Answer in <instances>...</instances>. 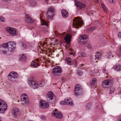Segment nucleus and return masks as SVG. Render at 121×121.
I'll return each mask as SVG.
<instances>
[{"mask_svg":"<svg viewBox=\"0 0 121 121\" xmlns=\"http://www.w3.org/2000/svg\"><path fill=\"white\" fill-rule=\"evenodd\" d=\"M65 34V33H63V34Z\"/></svg>","mask_w":121,"mask_h":121,"instance_id":"4d7b16f0","label":"nucleus"},{"mask_svg":"<svg viewBox=\"0 0 121 121\" xmlns=\"http://www.w3.org/2000/svg\"><path fill=\"white\" fill-rule=\"evenodd\" d=\"M71 38V36L69 34H67L65 37L64 39L66 42L67 43L69 44V43Z\"/></svg>","mask_w":121,"mask_h":121,"instance_id":"6ab92c4d","label":"nucleus"},{"mask_svg":"<svg viewBox=\"0 0 121 121\" xmlns=\"http://www.w3.org/2000/svg\"><path fill=\"white\" fill-rule=\"evenodd\" d=\"M54 97V95L52 91H50L48 93L47 95V98L52 100L53 99Z\"/></svg>","mask_w":121,"mask_h":121,"instance_id":"f3484780","label":"nucleus"},{"mask_svg":"<svg viewBox=\"0 0 121 121\" xmlns=\"http://www.w3.org/2000/svg\"><path fill=\"white\" fill-rule=\"evenodd\" d=\"M101 5L102 8L104 10V11H106L107 8L105 5L103 4H101Z\"/></svg>","mask_w":121,"mask_h":121,"instance_id":"e433bc0d","label":"nucleus"},{"mask_svg":"<svg viewBox=\"0 0 121 121\" xmlns=\"http://www.w3.org/2000/svg\"><path fill=\"white\" fill-rule=\"evenodd\" d=\"M101 56V53L100 52H97L95 54V59L96 60V59H98L99 60V58Z\"/></svg>","mask_w":121,"mask_h":121,"instance_id":"c85d7f7f","label":"nucleus"},{"mask_svg":"<svg viewBox=\"0 0 121 121\" xmlns=\"http://www.w3.org/2000/svg\"><path fill=\"white\" fill-rule=\"evenodd\" d=\"M39 59H37L36 60L37 61H39Z\"/></svg>","mask_w":121,"mask_h":121,"instance_id":"09e8293b","label":"nucleus"},{"mask_svg":"<svg viewBox=\"0 0 121 121\" xmlns=\"http://www.w3.org/2000/svg\"><path fill=\"white\" fill-rule=\"evenodd\" d=\"M112 81L110 79L106 80L103 82L102 85L103 87L106 88L107 86H109V84L112 82Z\"/></svg>","mask_w":121,"mask_h":121,"instance_id":"4468645a","label":"nucleus"},{"mask_svg":"<svg viewBox=\"0 0 121 121\" xmlns=\"http://www.w3.org/2000/svg\"><path fill=\"white\" fill-rule=\"evenodd\" d=\"M75 2L78 10H80L82 8H85L86 7V4L78 1H75Z\"/></svg>","mask_w":121,"mask_h":121,"instance_id":"6e6552de","label":"nucleus"},{"mask_svg":"<svg viewBox=\"0 0 121 121\" xmlns=\"http://www.w3.org/2000/svg\"><path fill=\"white\" fill-rule=\"evenodd\" d=\"M65 103L64 101H61L60 102V104L61 105H64L65 104Z\"/></svg>","mask_w":121,"mask_h":121,"instance_id":"a19ab883","label":"nucleus"},{"mask_svg":"<svg viewBox=\"0 0 121 121\" xmlns=\"http://www.w3.org/2000/svg\"><path fill=\"white\" fill-rule=\"evenodd\" d=\"M73 21V24H74L73 26L76 28H78L83 23L82 20L77 17H75Z\"/></svg>","mask_w":121,"mask_h":121,"instance_id":"f03ea898","label":"nucleus"},{"mask_svg":"<svg viewBox=\"0 0 121 121\" xmlns=\"http://www.w3.org/2000/svg\"><path fill=\"white\" fill-rule=\"evenodd\" d=\"M56 33H57V32L56 31H55L54 32V33L55 34H56Z\"/></svg>","mask_w":121,"mask_h":121,"instance_id":"5fc2aeb1","label":"nucleus"},{"mask_svg":"<svg viewBox=\"0 0 121 121\" xmlns=\"http://www.w3.org/2000/svg\"><path fill=\"white\" fill-rule=\"evenodd\" d=\"M45 0V2H47V4H48V2L49 0Z\"/></svg>","mask_w":121,"mask_h":121,"instance_id":"de8ad7c7","label":"nucleus"},{"mask_svg":"<svg viewBox=\"0 0 121 121\" xmlns=\"http://www.w3.org/2000/svg\"><path fill=\"white\" fill-rule=\"evenodd\" d=\"M20 60H25L26 59V57L25 55L24 54H22L20 56Z\"/></svg>","mask_w":121,"mask_h":121,"instance_id":"cd10ccee","label":"nucleus"},{"mask_svg":"<svg viewBox=\"0 0 121 121\" xmlns=\"http://www.w3.org/2000/svg\"><path fill=\"white\" fill-rule=\"evenodd\" d=\"M2 0L4 1H9V0L10 1L11 0Z\"/></svg>","mask_w":121,"mask_h":121,"instance_id":"8fccbe9b","label":"nucleus"},{"mask_svg":"<svg viewBox=\"0 0 121 121\" xmlns=\"http://www.w3.org/2000/svg\"><path fill=\"white\" fill-rule=\"evenodd\" d=\"M118 36L119 38H121V31L118 32Z\"/></svg>","mask_w":121,"mask_h":121,"instance_id":"58836bf2","label":"nucleus"},{"mask_svg":"<svg viewBox=\"0 0 121 121\" xmlns=\"http://www.w3.org/2000/svg\"><path fill=\"white\" fill-rule=\"evenodd\" d=\"M115 69L117 71H119L121 70V67L120 65L117 64L114 67Z\"/></svg>","mask_w":121,"mask_h":121,"instance_id":"b1692460","label":"nucleus"},{"mask_svg":"<svg viewBox=\"0 0 121 121\" xmlns=\"http://www.w3.org/2000/svg\"><path fill=\"white\" fill-rule=\"evenodd\" d=\"M94 71L96 73H97L99 71L97 69H94Z\"/></svg>","mask_w":121,"mask_h":121,"instance_id":"a18cd8bd","label":"nucleus"},{"mask_svg":"<svg viewBox=\"0 0 121 121\" xmlns=\"http://www.w3.org/2000/svg\"><path fill=\"white\" fill-rule=\"evenodd\" d=\"M96 1H97V3H98L99 2V1L98 0H96Z\"/></svg>","mask_w":121,"mask_h":121,"instance_id":"864d4df0","label":"nucleus"},{"mask_svg":"<svg viewBox=\"0 0 121 121\" xmlns=\"http://www.w3.org/2000/svg\"><path fill=\"white\" fill-rule=\"evenodd\" d=\"M120 51L121 52V47H120Z\"/></svg>","mask_w":121,"mask_h":121,"instance_id":"603ef678","label":"nucleus"},{"mask_svg":"<svg viewBox=\"0 0 121 121\" xmlns=\"http://www.w3.org/2000/svg\"><path fill=\"white\" fill-rule=\"evenodd\" d=\"M62 15L63 17L64 18L67 17L68 15V13L66 10L63 9L61 11Z\"/></svg>","mask_w":121,"mask_h":121,"instance_id":"412c9836","label":"nucleus"},{"mask_svg":"<svg viewBox=\"0 0 121 121\" xmlns=\"http://www.w3.org/2000/svg\"><path fill=\"white\" fill-rule=\"evenodd\" d=\"M6 30L8 31L11 35L15 36L16 34V30L13 28L8 27L5 28Z\"/></svg>","mask_w":121,"mask_h":121,"instance_id":"9b49d317","label":"nucleus"},{"mask_svg":"<svg viewBox=\"0 0 121 121\" xmlns=\"http://www.w3.org/2000/svg\"><path fill=\"white\" fill-rule=\"evenodd\" d=\"M41 24L42 25H46L47 27L48 26V22H47L46 21L44 20H41Z\"/></svg>","mask_w":121,"mask_h":121,"instance_id":"c756f323","label":"nucleus"},{"mask_svg":"<svg viewBox=\"0 0 121 121\" xmlns=\"http://www.w3.org/2000/svg\"><path fill=\"white\" fill-rule=\"evenodd\" d=\"M88 37L87 35H83L80 36L78 39V41L80 44H85L86 43Z\"/></svg>","mask_w":121,"mask_h":121,"instance_id":"0eeeda50","label":"nucleus"},{"mask_svg":"<svg viewBox=\"0 0 121 121\" xmlns=\"http://www.w3.org/2000/svg\"><path fill=\"white\" fill-rule=\"evenodd\" d=\"M71 51V52L70 53V55H72L73 56H75V53L74 52H73V51L71 49H69Z\"/></svg>","mask_w":121,"mask_h":121,"instance_id":"f704fd0d","label":"nucleus"},{"mask_svg":"<svg viewBox=\"0 0 121 121\" xmlns=\"http://www.w3.org/2000/svg\"><path fill=\"white\" fill-rule=\"evenodd\" d=\"M33 78L32 77H30L29 78L28 80L29 84L31 86H32L34 88H37L39 85L37 82H35L33 80Z\"/></svg>","mask_w":121,"mask_h":121,"instance_id":"7ed1b4c3","label":"nucleus"},{"mask_svg":"<svg viewBox=\"0 0 121 121\" xmlns=\"http://www.w3.org/2000/svg\"><path fill=\"white\" fill-rule=\"evenodd\" d=\"M79 56L80 57H85L86 56V55L84 52H80L78 53Z\"/></svg>","mask_w":121,"mask_h":121,"instance_id":"2f4dec72","label":"nucleus"},{"mask_svg":"<svg viewBox=\"0 0 121 121\" xmlns=\"http://www.w3.org/2000/svg\"><path fill=\"white\" fill-rule=\"evenodd\" d=\"M61 79L62 82H64L65 80V78H61Z\"/></svg>","mask_w":121,"mask_h":121,"instance_id":"37998d69","label":"nucleus"},{"mask_svg":"<svg viewBox=\"0 0 121 121\" xmlns=\"http://www.w3.org/2000/svg\"><path fill=\"white\" fill-rule=\"evenodd\" d=\"M8 44L7 51L8 52H12L15 49L16 43L15 42L11 41L7 43Z\"/></svg>","mask_w":121,"mask_h":121,"instance_id":"f257e3e1","label":"nucleus"},{"mask_svg":"<svg viewBox=\"0 0 121 121\" xmlns=\"http://www.w3.org/2000/svg\"><path fill=\"white\" fill-rule=\"evenodd\" d=\"M0 21L2 22H4L5 21V20L3 17L0 16Z\"/></svg>","mask_w":121,"mask_h":121,"instance_id":"4c0bfd02","label":"nucleus"},{"mask_svg":"<svg viewBox=\"0 0 121 121\" xmlns=\"http://www.w3.org/2000/svg\"><path fill=\"white\" fill-rule=\"evenodd\" d=\"M19 44L21 48L23 49H26L27 48V46L26 44L22 42H20Z\"/></svg>","mask_w":121,"mask_h":121,"instance_id":"5701e85b","label":"nucleus"},{"mask_svg":"<svg viewBox=\"0 0 121 121\" xmlns=\"http://www.w3.org/2000/svg\"><path fill=\"white\" fill-rule=\"evenodd\" d=\"M0 121H2L1 120H0Z\"/></svg>","mask_w":121,"mask_h":121,"instance_id":"13d9d810","label":"nucleus"},{"mask_svg":"<svg viewBox=\"0 0 121 121\" xmlns=\"http://www.w3.org/2000/svg\"><path fill=\"white\" fill-rule=\"evenodd\" d=\"M7 105L5 102L0 99V112H4L7 109Z\"/></svg>","mask_w":121,"mask_h":121,"instance_id":"20e7f679","label":"nucleus"},{"mask_svg":"<svg viewBox=\"0 0 121 121\" xmlns=\"http://www.w3.org/2000/svg\"><path fill=\"white\" fill-rule=\"evenodd\" d=\"M119 121H121V119H119Z\"/></svg>","mask_w":121,"mask_h":121,"instance_id":"6e6d98bb","label":"nucleus"},{"mask_svg":"<svg viewBox=\"0 0 121 121\" xmlns=\"http://www.w3.org/2000/svg\"><path fill=\"white\" fill-rule=\"evenodd\" d=\"M95 29V27H92L89 28L88 30L90 32H91L94 30Z\"/></svg>","mask_w":121,"mask_h":121,"instance_id":"72a5a7b5","label":"nucleus"},{"mask_svg":"<svg viewBox=\"0 0 121 121\" xmlns=\"http://www.w3.org/2000/svg\"><path fill=\"white\" fill-rule=\"evenodd\" d=\"M52 114L55 117L61 119L63 117L62 114L56 109H55L52 112Z\"/></svg>","mask_w":121,"mask_h":121,"instance_id":"1a4fd4ad","label":"nucleus"},{"mask_svg":"<svg viewBox=\"0 0 121 121\" xmlns=\"http://www.w3.org/2000/svg\"><path fill=\"white\" fill-rule=\"evenodd\" d=\"M75 94L76 95H79L81 94H83L82 91H75Z\"/></svg>","mask_w":121,"mask_h":121,"instance_id":"bb28decb","label":"nucleus"},{"mask_svg":"<svg viewBox=\"0 0 121 121\" xmlns=\"http://www.w3.org/2000/svg\"><path fill=\"white\" fill-rule=\"evenodd\" d=\"M21 100L24 103H23L26 104L28 102V98L26 95L25 94H22L21 96Z\"/></svg>","mask_w":121,"mask_h":121,"instance_id":"ddd939ff","label":"nucleus"},{"mask_svg":"<svg viewBox=\"0 0 121 121\" xmlns=\"http://www.w3.org/2000/svg\"><path fill=\"white\" fill-rule=\"evenodd\" d=\"M75 91H81L82 90V88L81 86H80L79 85L76 84L75 86Z\"/></svg>","mask_w":121,"mask_h":121,"instance_id":"393cba45","label":"nucleus"},{"mask_svg":"<svg viewBox=\"0 0 121 121\" xmlns=\"http://www.w3.org/2000/svg\"><path fill=\"white\" fill-rule=\"evenodd\" d=\"M66 60L69 65H71L73 64V61L70 57H67L66 59Z\"/></svg>","mask_w":121,"mask_h":121,"instance_id":"4be33fe9","label":"nucleus"},{"mask_svg":"<svg viewBox=\"0 0 121 121\" xmlns=\"http://www.w3.org/2000/svg\"><path fill=\"white\" fill-rule=\"evenodd\" d=\"M39 103L40 106L42 108H46L49 107V104L46 101L40 100Z\"/></svg>","mask_w":121,"mask_h":121,"instance_id":"f8f14e48","label":"nucleus"},{"mask_svg":"<svg viewBox=\"0 0 121 121\" xmlns=\"http://www.w3.org/2000/svg\"><path fill=\"white\" fill-rule=\"evenodd\" d=\"M2 47L3 48H6L7 49L8 44L7 43H4L2 45Z\"/></svg>","mask_w":121,"mask_h":121,"instance_id":"c9c22d12","label":"nucleus"},{"mask_svg":"<svg viewBox=\"0 0 121 121\" xmlns=\"http://www.w3.org/2000/svg\"><path fill=\"white\" fill-rule=\"evenodd\" d=\"M64 101L65 103L68 105L72 106L74 105V104L73 103V102L70 99H69L67 98L65 99Z\"/></svg>","mask_w":121,"mask_h":121,"instance_id":"dca6fc26","label":"nucleus"},{"mask_svg":"<svg viewBox=\"0 0 121 121\" xmlns=\"http://www.w3.org/2000/svg\"><path fill=\"white\" fill-rule=\"evenodd\" d=\"M97 82L96 79L95 78H94L92 79V81L91 83V84H94L95 83H97Z\"/></svg>","mask_w":121,"mask_h":121,"instance_id":"473e14b6","label":"nucleus"},{"mask_svg":"<svg viewBox=\"0 0 121 121\" xmlns=\"http://www.w3.org/2000/svg\"><path fill=\"white\" fill-rule=\"evenodd\" d=\"M84 64H82L81 65V66H84Z\"/></svg>","mask_w":121,"mask_h":121,"instance_id":"3c124183","label":"nucleus"},{"mask_svg":"<svg viewBox=\"0 0 121 121\" xmlns=\"http://www.w3.org/2000/svg\"><path fill=\"white\" fill-rule=\"evenodd\" d=\"M52 73L55 74V75H57L58 74L61 73L62 70L61 68L59 66L55 67L52 70Z\"/></svg>","mask_w":121,"mask_h":121,"instance_id":"9d476101","label":"nucleus"},{"mask_svg":"<svg viewBox=\"0 0 121 121\" xmlns=\"http://www.w3.org/2000/svg\"><path fill=\"white\" fill-rule=\"evenodd\" d=\"M87 47L89 49H91V47L90 44H88Z\"/></svg>","mask_w":121,"mask_h":121,"instance_id":"79ce46f5","label":"nucleus"},{"mask_svg":"<svg viewBox=\"0 0 121 121\" xmlns=\"http://www.w3.org/2000/svg\"><path fill=\"white\" fill-rule=\"evenodd\" d=\"M25 17V21L26 22L30 23L33 22V20L27 14H26Z\"/></svg>","mask_w":121,"mask_h":121,"instance_id":"a211bd4d","label":"nucleus"},{"mask_svg":"<svg viewBox=\"0 0 121 121\" xmlns=\"http://www.w3.org/2000/svg\"><path fill=\"white\" fill-rule=\"evenodd\" d=\"M29 5L31 7H34L36 5V2L35 0H30L29 2Z\"/></svg>","mask_w":121,"mask_h":121,"instance_id":"aec40b11","label":"nucleus"},{"mask_svg":"<svg viewBox=\"0 0 121 121\" xmlns=\"http://www.w3.org/2000/svg\"><path fill=\"white\" fill-rule=\"evenodd\" d=\"M82 72L80 71H78L77 72V73L78 75H81L82 74Z\"/></svg>","mask_w":121,"mask_h":121,"instance_id":"ea45409f","label":"nucleus"},{"mask_svg":"<svg viewBox=\"0 0 121 121\" xmlns=\"http://www.w3.org/2000/svg\"><path fill=\"white\" fill-rule=\"evenodd\" d=\"M31 65L34 67L36 68L39 66L38 64L35 61H32L31 63Z\"/></svg>","mask_w":121,"mask_h":121,"instance_id":"a878e982","label":"nucleus"},{"mask_svg":"<svg viewBox=\"0 0 121 121\" xmlns=\"http://www.w3.org/2000/svg\"><path fill=\"white\" fill-rule=\"evenodd\" d=\"M90 105L89 104H88L86 106V108L87 109H89V108H88L87 107V106H89Z\"/></svg>","mask_w":121,"mask_h":121,"instance_id":"49530a36","label":"nucleus"},{"mask_svg":"<svg viewBox=\"0 0 121 121\" xmlns=\"http://www.w3.org/2000/svg\"><path fill=\"white\" fill-rule=\"evenodd\" d=\"M19 109L17 108H14L12 110V113L14 116H16L19 115Z\"/></svg>","mask_w":121,"mask_h":121,"instance_id":"2eb2a0df","label":"nucleus"},{"mask_svg":"<svg viewBox=\"0 0 121 121\" xmlns=\"http://www.w3.org/2000/svg\"><path fill=\"white\" fill-rule=\"evenodd\" d=\"M43 30V31H44L45 32H46L47 31V28H44Z\"/></svg>","mask_w":121,"mask_h":121,"instance_id":"c03bdc74","label":"nucleus"},{"mask_svg":"<svg viewBox=\"0 0 121 121\" xmlns=\"http://www.w3.org/2000/svg\"><path fill=\"white\" fill-rule=\"evenodd\" d=\"M54 11V8L52 7H50L48 8L46 14L47 17L48 18L51 19L52 18Z\"/></svg>","mask_w":121,"mask_h":121,"instance_id":"423d86ee","label":"nucleus"},{"mask_svg":"<svg viewBox=\"0 0 121 121\" xmlns=\"http://www.w3.org/2000/svg\"><path fill=\"white\" fill-rule=\"evenodd\" d=\"M18 74L17 72H12L9 74L8 77L10 80L14 81L18 77Z\"/></svg>","mask_w":121,"mask_h":121,"instance_id":"39448f33","label":"nucleus"},{"mask_svg":"<svg viewBox=\"0 0 121 121\" xmlns=\"http://www.w3.org/2000/svg\"><path fill=\"white\" fill-rule=\"evenodd\" d=\"M109 91L108 93L110 94L113 93L115 91V89L114 87H111L109 90Z\"/></svg>","mask_w":121,"mask_h":121,"instance_id":"7c9ffc66","label":"nucleus"}]
</instances>
